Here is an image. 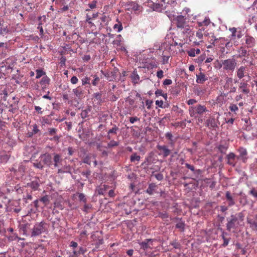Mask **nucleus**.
Here are the masks:
<instances>
[{"mask_svg":"<svg viewBox=\"0 0 257 257\" xmlns=\"http://www.w3.org/2000/svg\"><path fill=\"white\" fill-rule=\"evenodd\" d=\"M210 23V20L209 18H205L202 22H197V26H196L199 28V30L196 33V36L200 40H202L203 37H208L209 33L205 31L204 26H208Z\"/></svg>","mask_w":257,"mask_h":257,"instance_id":"obj_1","label":"nucleus"},{"mask_svg":"<svg viewBox=\"0 0 257 257\" xmlns=\"http://www.w3.org/2000/svg\"><path fill=\"white\" fill-rule=\"evenodd\" d=\"M166 15L169 19L173 23H175L177 26L179 28H183L185 24V21L183 16L175 15V11H173L171 13L168 11H166Z\"/></svg>","mask_w":257,"mask_h":257,"instance_id":"obj_2","label":"nucleus"},{"mask_svg":"<svg viewBox=\"0 0 257 257\" xmlns=\"http://www.w3.org/2000/svg\"><path fill=\"white\" fill-rule=\"evenodd\" d=\"M207 111L206 107L200 104L190 106L189 108V112L191 117H196L197 115H201Z\"/></svg>","mask_w":257,"mask_h":257,"instance_id":"obj_3","label":"nucleus"},{"mask_svg":"<svg viewBox=\"0 0 257 257\" xmlns=\"http://www.w3.org/2000/svg\"><path fill=\"white\" fill-rule=\"evenodd\" d=\"M46 223L44 222L41 221L40 223H37L35 225L32 232V236H37L41 234L42 232L46 231L45 228Z\"/></svg>","mask_w":257,"mask_h":257,"instance_id":"obj_4","label":"nucleus"},{"mask_svg":"<svg viewBox=\"0 0 257 257\" xmlns=\"http://www.w3.org/2000/svg\"><path fill=\"white\" fill-rule=\"evenodd\" d=\"M223 69L227 71H233L236 66V62L234 59L225 60L223 63Z\"/></svg>","mask_w":257,"mask_h":257,"instance_id":"obj_5","label":"nucleus"},{"mask_svg":"<svg viewBox=\"0 0 257 257\" xmlns=\"http://www.w3.org/2000/svg\"><path fill=\"white\" fill-rule=\"evenodd\" d=\"M155 241V239H147L144 241L139 243V244L141 248L143 249L144 250L147 251L149 249H152L154 248L153 242Z\"/></svg>","mask_w":257,"mask_h":257,"instance_id":"obj_6","label":"nucleus"},{"mask_svg":"<svg viewBox=\"0 0 257 257\" xmlns=\"http://www.w3.org/2000/svg\"><path fill=\"white\" fill-rule=\"evenodd\" d=\"M238 223L236 218L233 217L227 224V229L229 231L234 232V229L236 228Z\"/></svg>","mask_w":257,"mask_h":257,"instance_id":"obj_7","label":"nucleus"},{"mask_svg":"<svg viewBox=\"0 0 257 257\" xmlns=\"http://www.w3.org/2000/svg\"><path fill=\"white\" fill-rule=\"evenodd\" d=\"M239 155L237 157L238 159H240L244 163H245L247 160V153L246 150L243 148H239L238 149Z\"/></svg>","mask_w":257,"mask_h":257,"instance_id":"obj_8","label":"nucleus"},{"mask_svg":"<svg viewBox=\"0 0 257 257\" xmlns=\"http://www.w3.org/2000/svg\"><path fill=\"white\" fill-rule=\"evenodd\" d=\"M99 19L100 20V22L96 23L97 25H99L100 27H102L103 26H107L109 22L110 21V18L108 16L105 15H101Z\"/></svg>","mask_w":257,"mask_h":257,"instance_id":"obj_9","label":"nucleus"},{"mask_svg":"<svg viewBox=\"0 0 257 257\" xmlns=\"http://www.w3.org/2000/svg\"><path fill=\"white\" fill-rule=\"evenodd\" d=\"M8 50L7 43H0V59L6 57Z\"/></svg>","mask_w":257,"mask_h":257,"instance_id":"obj_10","label":"nucleus"},{"mask_svg":"<svg viewBox=\"0 0 257 257\" xmlns=\"http://www.w3.org/2000/svg\"><path fill=\"white\" fill-rule=\"evenodd\" d=\"M41 161L43 162L44 164L50 165L51 163L52 158L50 154H45L42 155L40 157Z\"/></svg>","mask_w":257,"mask_h":257,"instance_id":"obj_11","label":"nucleus"},{"mask_svg":"<svg viewBox=\"0 0 257 257\" xmlns=\"http://www.w3.org/2000/svg\"><path fill=\"white\" fill-rule=\"evenodd\" d=\"M227 163L228 164L234 166L236 164V156L233 153H230L227 156Z\"/></svg>","mask_w":257,"mask_h":257,"instance_id":"obj_12","label":"nucleus"},{"mask_svg":"<svg viewBox=\"0 0 257 257\" xmlns=\"http://www.w3.org/2000/svg\"><path fill=\"white\" fill-rule=\"evenodd\" d=\"M239 90L240 92L248 94L249 92V89L247 88V84L245 82H241L239 85Z\"/></svg>","mask_w":257,"mask_h":257,"instance_id":"obj_13","label":"nucleus"},{"mask_svg":"<svg viewBox=\"0 0 257 257\" xmlns=\"http://www.w3.org/2000/svg\"><path fill=\"white\" fill-rule=\"evenodd\" d=\"M158 149L162 152L164 157H167L169 155L170 151L167 148L166 146H157Z\"/></svg>","mask_w":257,"mask_h":257,"instance_id":"obj_14","label":"nucleus"},{"mask_svg":"<svg viewBox=\"0 0 257 257\" xmlns=\"http://www.w3.org/2000/svg\"><path fill=\"white\" fill-rule=\"evenodd\" d=\"M245 43L247 45V47L251 48L254 46L255 44V39L254 38L251 36H246L245 37Z\"/></svg>","mask_w":257,"mask_h":257,"instance_id":"obj_15","label":"nucleus"},{"mask_svg":"<svg viewBox=\"0 0 257 257\" xmlns=\"http://www.w3.org/2000/svg\"><path fill=\"white\" fill-rule=\"evenodd\" d=\"M116 23L113 26V29L115 32H120L123 29L122 23L118 19H116Z\"/></svg>","mask_w":257,"mask_h":257,"instance_id":"obj_16","label":"nucleus"},{"mask_svg":"<svg viewBox=\"0 0 257 257\" xmlns=\"http://www.w3.org/2000/svg\"><path fill=\"white\" fill-rule=\"evenodd\" d=\"M196 77V82L198 83H202L207 79V78L206 77L205 74L201 72L197 75Z\"/></svg>","mask_w":257,"mask_h":257,"instance_id":"obj_17","label":"nucleus"},{"mask_svg":"<svg viewBox=\"0 0 257 257\" xmlns=\"http://www.w3.org/2000/svg\"><path fill=\"white\" fill-rule=\"evenodd\" d=\"M4 63L6 64V67H7L8 69H12L14 66L15 62L13 58H9L5 60Z\"/></svg>","mask_w":257,"mask_h":257,"instance_id":"obj_18","label":"nucleus"},{"mask_svg":"<svg viewBox=\"0 0 257 257\" xmlns=\"http://www.w3.org/2000/svg\"><path fill=\"white\" fill-rule=\"evenodd\" d=\"M156 187L157 186L155 183L150 184L147 189V193H148L149 195L153 194L156 190Z\"/></svg>","mask_w":257,"mask_h":257,"instance_id":"obj_19","label":"nucleus"},{"mask_svg":"<svg viewBox=\"0 0 257 257\" xmlns=\"http://www.w3.org/2000/svg\"><path fill=\"white\" fill-rule=\"evenodd\" d=\"M131 79L132 80V82L135 84H137L140 81V76L137 74V72L134 71L133 72L132 75L131 76Z\"/></svg>","mask_w":257,"mask_h":257,"instance_id":"obj_20","label":"nucleus"},{"mask_svg":"<svg viewBox=\"0 0 257 257\" xmlns=\"http://www.w3.org/2000/svg\"><path fill=\"white\" fill-rule=\"evenodd\" d=\"M207 126L209 127L214 128L217 126V124L214 118H209L206 121Z\"/></svg>","mask_w":257,"mask_h":257,"instance_id":"obj_21","label":"nucleus"},{"mask_svg":"<svg viewBox=\"0 0 257 257\" xmlns=\"http://www.w3.org/2000/svg\"><path fill=\"white\" fill-rule=\"evenodd\" d=\"M200 53L199 49L192 48L187 51V54L190 57H194L196 54H199Z\"/></svg>","mask_w":257,"mask_h":257,"instance_id":"obj_22","label":"nucleus"},{"mask_svg":"<svg viewBox=\"0 0 257 257\" xmlns=\"http://www.w3.org/2000/svg\"><path fill=\"white\" fill-rule=\"evenodd\" d=\"M225 196H226V199L229 201V202H228L229 206H232L235 204V202L234 201V200L229 192L227 191L226 193Z\"/></svg>","mask_w":257,"mask_h":257,"instance_id":"obj_23","label":"nucleus"},{"mask_svg":"<svg viewBox=\"0 0 257 257\" xmlns=\"http://www.w3.org/2000/svg\"><path fill=\"white\" fill-rule=\"evenodd\" d=\"M245 68L243 66L240 67L237 71V76L239 79H241L244 76Z\"/></svg>","mask_w":257,"mask_h":257,"instance_id":"obj_24","label":"nucleus"},{"mask_svg":"<svg viewBox=\"0 0 257 257\" xmlns=\"http://www.w3.org/2000/svg\"><path fill=\"white\" fill-rule=\"evenodd\" d=\"M93 21H89L85 22L86 27L89 28L92 31H94L96 29V26L92 22Z\"/></svg>","mask_w":257,"mask_h":257,"instance_id":"obj_25","label":"nucleus"},{"mask_svg":"<svg viewBox=\"0 0 257 257\" xmlns=\"http://www.w3.org/2000/svg\"><path fill=\"white\" fill-rule=\"evenodd\" d=\"M122 38L120 35H118L116 37L115 39L113 41V44L116 46H120Z\"/></svg>","mask_w":257,"mask_h":257,"instance_id":"obj_26","label":"nucleus"},{"mask_svg":"<svg viewBox=\"0 0 257 257\" xmlns=\"http://www.w3.org/2000/svg\"><path fill=\"white\" fill-rule=\"evenodd\" d=\"M29 186L33 189L34 190H38L39 187V184L37 180H35L32 181L30 183Z\"/></svg>","mask_w":257,"mask_h":257,"instance_id":"obj_27","label":"nucleus"},{"mask_svg":"<svg viewBox=\"0 0 257 257\" xmlns=\"http://www.w3.org/2000/svg\"><path fill=\"white\" fill-rule=\"evenodd\" d=\"M73 92L74 93L75 95L77 97H81L82 95V90L80 88V87H78L76 88L73 89Z\"/></svg>","mask_w":257,"mask_h":257,"instance_id":"obj_28","label":"nucleus"},{"mask_svg":"<svg viewBox=\"0 0 257 257\" xmlns=\"http://www.w3.org/2000/svg\"><path fill=\"white\" fill-rule=\"evenodd\" d=\"M176 227L179 229L181 231H184L185 228V223L181 219L176 224Z\"/></svg>","mask_w":257,"mask_h":257,"instance_id":"obj_29","label":"nucleus"},{"mask_svg":"<svg viewBox=\"0 0 257 257\" xmlns=\"http://www.w3.org/2000/svg\"><path fill=\"white\" fill-rule=\"evenodd\" d=\"M229 110L234 112V113H236V112L238 110V107L237 104L234 103H231L229 106Z\"/></svg>","mask_w":257,"mask_h":257,"instance_id":"obj_30","label":"nucleus"},{"mask_svg":"<svg viewBox=\"0 0 257 257\" xmlns=\"http://www.w3.org/2000/svg\"><path fill=\"white\" fill-rule=\"evenodd\" d=\"M54 161L55 167L58 166L59 163L61 161V156L58 154H56L54 156Z\"/></svg>","mask_w":257,"mask_h":257,"instance_id":"obj_31","label":"nucleus"},{"mask_svg":"<svg viewBox=\"0 0 257 257\" xmlns=\"http://www.w3.org/2000/svg\"><path fill=\"white\" fill-rule=\"evenodd\" d=\"M177 5L176 0H169L167 3V8L169 9V7L175 8Z\"/></svg>","mask_w":257,"mask_h":257,"instance_id":"obj_32","label":"nucleus"},{"mask_svg":"<svg viewBox=\"0 0 257 257\" xmlns=\"http://www.w3.org/2000/svg\"><path fill=\"white\" fill-rule=\"evenodd\" d=\"M225 235H226V233L223 232L222 234V238L223 240V243L222 244V246L225 247L227 246L229 243V239L225 237Z\"/></svg>","mask_w":257,"mask_h":257,"instance_id":"obj_33","label":"nucleus"},{"mask_svg":"<svg viewBox=\"0 0 257 257\" xmlns=\"http://www.w3.org/2000/svg\"><path fill=\"white\" fill-rule=\"evenodd\" d=\"M50 79L47 76H44L40 82V84L42 85H47L49 83Z\"/></svg>","mask_w":257,"mask_h":257,"instance_id":"obj_34","label":"nucleus"},{"mask_svg":"<svg viewBox=\"0 0 257 257\" xmlns=\"http://www.w3.org/2000/svg\"><path fill=\"white\" fill-rule=\"evenodd\" d=\"M36 78L37 79L40 78L42 76L45 75V72L41 69H37L36 71Z\"/></svg>","mask_w":257,"mask_h":257,"instance_id":"obj_35","label":"nucleus"},{"mask_svg":"<svg viewBox=\"0 0 257 257\" xmlns=\"http://www.w3.org/2000/svg\"><path fill=\"white\" fill-rule=\"evenodd\" d=\"M78 195L79 200L80 201H82L84 203H86L87 198H86L85 195L83 193H78Z\"/></svg>","mask_w":257,"mask_h":257,"instance_id":"obj_36","label":"nucleus"},{"mask_svg":"<svg viewBox=\"0 0 257 257\" xmlns=\"http://www.w3.org/2000/svg\"><path fill=\"white\" fill-rule=\"evenodd\" d=\"M140 158H141L140 156H139V155H137L135 153V154H133V155L131 156V162H135V161H140Z\"/></svg>","mask_w":257,"mask_h":257,"instance_id":"obj_37","label":"nucleus"},{"mask_svg":"<svg viewBox=\"0 0 257 257\" xmlns=\"http://www.w3.org/2000/svg\"><path fill=\"white\" fill-rule=\"evenodd\" d=\"M9 32V30L7 28V26H4L2 25V27L1 28L0 30V34L4 35L6 34H7Z\"/></svg>","mask_w":257,"mask_h":257,"instance_id":"obj_38","label":"nucleus"},{"mask_svg":"<svg viewBox=\"0 0 257 257\" xmlns=\"http://www.w3.org/2000/svg\"><path fill=\"white\" fill-rule=\"evenodd\" d=\"M248 223L250 224V227L254 230H257V222L251 220H248Z\"/></svg>","mask_w":257,"mask_h":257,"instance_id":"obj_39","label":"nucleus"},{"mask_svg":"<svg viewBox=\"0 0 257 257\" xmlns=\"http://www.w3.org/2000/svg\"><path fill=\"white\" fill-rule=\"evenodd\" d=\"M71 172V168L69 167H67L66 168H64L63 169H60L58 170V173H67V172Z\"/></svg>","mask_w":257,"mask_h":257,"instance_id":"obj_40","label":"nucleus"},{"mask_svg":"<svg viewBox=\"0 0 257 257\" xmlns=\"http://www.w3.org/2000/svg\"><path fill=\"white\" fill-rule=\"evenodd\" d=\"M91 207L92 206L91 204H87L86 203H85L83 206V211L84 212L87 213L89 211V210L91 208Z\"/></svg>","mask_w":257,"mask_h":257,"instance_id":"obj_41","label":"nucleus"},{"mask_svg":"<svg viewBox=\"0 0 257 257\" xmlns=\"http://www.w3.org/2000/svg\"><path fill=\"white\" fill-rule=\"evenodd\" d=\"M94 79L92 81V83L93 86H96L100 80V78L96 75H94Z\"/></svg>","mask_w":257,"mask_h":257,"instance_id":"obj_42","label":"nucleus"},{"mask_svg":"<svg viewBox=\"0 0 257 257\" xmlns=\"http://www.w3.org/2000/svg\"><path fill=\"white\" fill-rule=\"evenodd\" d=\"M239 57L245 56L247 54V51L243 47H241L239 50Z\"/></svg>","mask_w":257,"mask_h":257,"instance_id":"obj_43","label":"nucleus"},{"mask_svg":"<svg viewBox=\"0 0 257 257\" xmlns=\"http://www.w3.org/2000/svg\"><path fill=\"white\" fill-rule=\"evenodd\" d=\"M87 84H90V78L88 77H85L82 79V85H85Z\"/></svg>","mask_w":257,"mask_h":257,"instance_id":"obj_44","label":"nucleus"},{"mask_svg":"<svg viewBox=\"0 0 257 257\" xmlns=\"http://www.w3.org/2000/svg\"><path fill=\"white\" fill-rule=\"evenodd\" d=\"M118 145V142L115 141H111L108 144V148H111L113 147L117 146Z\"/></svg>","mask_w":257,"mask_h":257,"instance_id":"obj_45","label":"nucleus"},{"mask_svg":"<svg viewBox=\"0 0 257 257\" xmlns=\"http://www.w3.org/2000/svg\"><path fill=\"white\" fill-rule=\"evenodd\" d=\"M218 149L219 150V151L220 152L223 153V152H225L226 151L227 147L225 146H224V145H220L218 147Z\"/></svg>","mask_w":257,"mask_h":257,"instance_id":"obj_46","label":"nucleus"},{"mask_svg":"<svg viewBox=\"0 0 257 257\" xmlns=\"http://www.w3.org/2000/svg\"><path fill=\"white\" fill-rule=\"evenodd\" d=\"M40 201H42L45 205L48 204L49 202V199L47 196H45L42 197L40 199Z\"/></svg>","mask_w":257,"mask_h":257,"instance_id":"obj_47","label":"nucleus"},{"mask_svg":"<svg viewBox=\"0 0 257 257\" xmlns=\"http://www.w3.org/2000/svg\"><path fill=\"white\" fill-rule=\"evenodd\" d=\"M33 165L34 167L39 169H42L43 167V165L41 162L34 163Z\"/></svg>","mask_w":257,"mask_h":257,"instance_id":"obj_48","label":"nucleus"},{"mask_svg":"<svg viewBox=\"0 0 257 257\" xmlns=\"http://www.w3.org/2000/svg\"><path fill=\"white\" fill-rule=\"evenodd\" d=\"M208 38H207V41L211 44H213L215 41V38L214 37V36L213 35V34H211V36H210L209 35L207 37Z\"/></svg>","mask_w":257,"mask_h":257,"instance_id":"obj_49","label":"nucleus"},{"mask_svg":"<svg viewBox=\"0 0 257 257\" xmlns=\"http://www.w3.org/2000/svg\"><path fill=\"white\" fill-rule=\"evenodd\" d=\"M163 70H160L157 72V76L159 79H162L164 76Z\"/></svg>","mask_w":257,"mask_h":257,"instance_id":"obj_50","label":"nucleus"},{"mask_svg":"<svg viewBox=\"0 0 257 257\" xmlns=\"http://www.w3.org/2000/svg\"><path fill=\"white\" fill-rule=\"evenodd\" d=\"M250 194L252 195L254 197L257 198V190L255 188H252L250 191Z\"/></svg>","mask_w":257,"mask_h":257,"instance_id":"obj_51","label":"nucleus"},{"mask_svg":"<svg viewBox=\"0 0 257 257\" xmlns=\"http://www.w3.org/2000/svg\"><path fill=\"white\" fill-rule=\"evenodd\" d=\"M153 104V101L150 100H147L146 101V105L147 107V108L150 109L151 108L152 105Z\"/></svg>","mask_w":257,"mask_h":257,"instance_id":"obj_52","label":"nucleus"},{"mask_svg":"<svg viewBox=\"0 0 257 257\" xmlns=\"http://www.w3.org/2000/svg\"><path fill=\"white\" fill-rule=\"evenodd\" d=\"M118 128L116 126H114L112 128L109 130L108 134H116V131H117Z\"/></svg>","mask_w":257,"mask_h":257,"instance_id":"obj_53","label":"nucleus"},{"mask_svg":"<svg viewBox=\"0 0 257 257\" xmlns=\"http://www.w3.org/2000/svg\"><path fill=\"white\" fill-rule=\"evenodd\" d=\"M96 3L97 2L96 1H93L90 4H89L88 6L91 9H93L96 7Z\"/></svg>","mask_w":257,"mask_h":257,"instance_id":"obj_54","label":"nucleus"},{"mask_svg":"<svg viewBox=\"0 0 257 257\" xmlns=\"http://www.w3.org/2000/svg\"><path fill=\"white\" fill-rule=\"evenodd\" d=\"M78 78H77L76 76H75L72 77V78H71V80H70L71 83L73 84H76L78 82Z\"/></svg>","mask_w":257,"mask_h":257,"instance_id":"obj_55","label":"nucleus"},{"mask_svg":"<svg viewBox=\"0 0 257 257\" xmlns=\"http://www.w3.org/2000/svg\"><path fill=\"white\" fill-rule=\"evenodd\" d=\"M140 120L139 118L137 116L135 117H131L130 118V121L131 123H134L136 121H139Z\"/></svg>","mask_w":257,"mask_h":257,"instance_id":"obj_56","label":"nucleus"},{"mask_svg":"<svg viewBox=\"0 0 257 257\" xmlns=\"http://www.w3.org/2000/svg\"><path fill=\"white\" fill-rule=\"evenodd\" d=\"M156 104L159 107H161V108H163V104H164V102H163V100H156Z\"/></svg>","mask_w":257,"mask_h":257,"instance_id":"obj_57","label":"nucleus"},{"mask_svg":"<svg viewBox=\"0 0 257 257\" xmlns=\"http://www.w3.org/2000/svg\"><path fill=\"white\" fill-rule=\"evenodd\" d=\"M191 11L190 10V9L188 8H185L183 9V11H182V13L183 14H187L188 15V17H189L190 16V14L189 13H190Z\"/></svg>","mask_w":257,"mask_h":257,"instance_id":"obj_58","label":"nucleus"},{"mask_svg":"<svg viewBox=\"0 0 257 257\" xmlns=\"http://www.w3.org/2000/svg\"><path fill=\"white\" fill-rule=\"evenodd\" d=\"M172 83V81L171 79H166L163 81L164 85H169Z\"/></svg>","mask_w":257,"mask_h":257,"instance_id":"obj_59","label":"nucleus"},{"mask_svg":"<svg viewBox=\"0 0 257 257\" xmlns=\"http://www.w3.org/2000/svg\"><path fill=\"white\" fill-rule=\"evenodd\" d=\"M94 97L97 99L98 101H101V94L99 93H95L93 94Z\"/></svg>","mask_w":257,"mask_h":257,"instance_id":"obj_60","label":"nucleus"},{"mask_svg":"<svg viewBox=\"0 0 257 257\" xmlns=\"http://www.w3.org/2000/svg\"><path fill=\"white\" fill-rule=\"evenodd\" d=\"M99 13H96L93 14L92 15V21H95L97 18H99Z\"/></svg>","mask_w":257,"mask_h":257,"instance_id":"obj_61","label":"nucleus"},{"mask_svg":"<svg viewBox=\"0 0 257 257\" xmlns=\"http://www.w3.org/2000/svg\"><path fill=\"white\" fill-rule=\"evenodd\" d=\"M229 31L231 32V36L235 37L236 33V29L235 28H231L229 29Z\"/></svg>","mask_w":257,"mask_h":257,"instance_id":"obj_62","label":"nucleus"},{"mask_svg":"<svg viewBox=\"0 0 257 257\" xmlns=\"http://www.w3.org/2000/svg\"><path fill=\"white\" fill-rule=\"evenodd\" d=\"M86 252V249L85 247H80L79 249V253L84 254Z\"/></svg>","mask_w":257,"mask_h":257,"instance_id":"obj_63","label":"nucleus"},{"mask_svg":"<svg viewBox=\"0 0 257 257\" xmlns=\"http://www.w3.org/2000/svg\"><path fill=\"white\" fill-rule=\"evenodd\" d=\"M39 132V129L37 124H34L33 125V132L34 134H36Z\"/></svg>","mask_w":257,"mask_h":257,"instance_id":"obj_64","label":"nucleus"}]
</instances>
